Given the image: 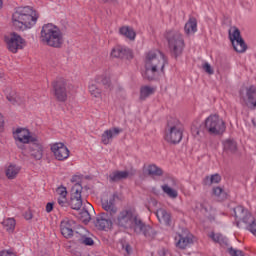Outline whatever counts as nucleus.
Wrapping results in <instances>:
<instances>
[{"instance_id":"24","label":"nucleus","mask_w":256,"mask_h":256,"mask_svg":"<svg viewBox=\"0 0 256 256\" xmlns=\"http://www.w3.org/2000/svg\"><path fill=\"white\" fill-rule=\"evenodd\" d=\"M56 197L57 203L58 205H60V207H67V187L61 185L58 188H56Z\"/></svg>"},{"instance_id":"27","label":"nucleus","mask_w":256,"mask_h":256,"mask_svg":"<svg viewBox=\"0 0 256 256\" xmlns=\"http://www.w3.org/2000/svg\"><path fill=\"white\" fill-rule=\"evenodd\" d=\"M95 225L100 231H107V229H111V227H113V222L109 219L103 218V216H100L96 219Z\"/></svg>"},{"instance_id":"30","label":"nucleus","mask_w":256,"mask_h":256,"mask_svg":"<svg viewBox=\"0 0 256 256\" xmlns=\"http://www.w3.org/2000/svg\"><path fill=\"white\" fill-rule=\"evenodd\" d=\"M6 99L12 103V105H15L16 103H19L21 101V98L19 97V94L15 90L12 89H6Z\"/></svg>"},{"instance_id":"12","label":"nucleus","mask_w":256,"mask_h":256,"mask_svg":"<svg viewBox=\"0 0 256 256\" xmlns=\"http://www.w3.org/2000/svg\"><path fill=\"white\" fill-rule=\"evenodd\" d=\"M241 103L250 105L252 109H256V87L254 85L242 88L239 92Z\"/></svg>"},{"instance_id":"6","label":"nucleus","mask_w":256,"mask_h":256,"mask_svg":"<svg viewBox=\"0 0 256 256\" xmlns=\"http://www.w3.org/2000/svg\"><path fill=\"white\" fill-rule=\"evenodd\" d=\"M234 217L237 227H241V223H244L247 231L256 237V220L249 210L243 206H237L234 208Z\"/></svg>"},{"instance_id":"1","label":"nucleus","mask_w":256,"mask_h":256,"mask_svg":"<svg viewBox=\"0 0 256 256\" xmlns=\"http://www.w3.org/2000/svg\"><path fill=\"white\" fill-rule=\"evenodd\" d=\"M39 12L32 6H20L14 9L11 23L16 31H29L37 25Z\"/></svg>"},{"instance_id":"5","label":"nucleus","mask_w":256,"mask_h":256,"mask_svg":"<svg viewBox=\"0 0 256 256\" xmlns=\"http://www.w3.org/2000/svg\"><path fill=\"white\" fill-rule=\"evenodd\" d=\"M140 221L141 218H139L135 209L130 208L122 210L114 220V223L119 227H124V229L135 231V228L138 227Z\"/></svg>"},{"instance_id":"50","label":"nucleus","mask_w":256,"mask_h":256,"mask_svg":"<svg viewBox=\"0 0 256 256\" xmlns=\"http://www.w3.org/2000/svg\"><path fill=\"white\" fill-rule=\"evenodd\" d=\"M103 85H109V78H104L102 80Z\"/></svg>"},{"instance_id":"2","label":"nucleus","mask_w":256,"mask_h":256,"mask_svg":"<svg viewBox=\"0 0 256 256\" xmlns=\"http://www.w3.org/2000/svg\"><path fill=\"white\" fill-rule=\"evenodd\" d=\"M167 58L165 54L159 50H151L145 54L144 58V74L145 79L149 81L155 79V75L165 73Z\"/></svg>"},{"instance_id":"15","label":"nucleus","mask_w":256,"mask_h":256,"mask_svg":"<svg viewBox=\"0 0 256 256\" xmlns=\"http://www.w3.org/2000/svg\"><path fill=\"white\" fill-rule=\"evenodd\" d=\"M30 143V157H32V159H35V161H41L43 159V154L45 153V147L43 146V142H41V140L36 137Z\"/></svg>"},{"instance_id":"52","label":"nucleus","mask_w":256,"mask_h":256,"mask_svg":"<svg viewBox=\"0 0 256 256\" xmlns=\"http://www.w3.org/2000/svg\"><path fill=\"white\" fill-rule=\"evenodd\" d=\"M0 9H3V0H0Z\"/></svg>"},{"instance_id":"46","label":"nucleus","mask_w":256,"mask_h":256,"mask_svg":"<svg viewBox=\"0 0 256 256\" xmlns=\"http://www.w3.org/2000/svg\"><path fill=\"white\" fill-rule=\"evenodd\" d=\"M24 219H26V221H31V219H33V213H31V211H26L24 214Z\"/></svg>"},{"instance_id":"35","label":"nucleus","mask_w":256,"mask_h":256,"mask_svg":"<svg viewBox=\"0 0 256 256\" xmlns=\"http://www.w3.org/2000/svg\"><path fill=\"white\" fill-rule=\"evenodd\" d=\"M215 183H221V175L214 174L211 176H206L203 180V185H213Z\"/></svg>"},{"instance_id":"31","label":"nucleus","mask_w":256,"mask_h":256,"mask_svg":"<svg viewBox=\"0 0 256 256\" xmlns=\"http://www.w3.org/2000/svg\"><path fill=\"white\" fill-rule=\"evenodd\" d=\"M155 93V88L151 86H142L140 88V99L141 101H145L147 97H151Z\"/></svg>"},{"instance_id":"42","label":"nucleus","mask_w":256,"mask_h":256,"mask_svg":"<svg viewBox=\"0 0 256 256\" xmlns=\"http://www.w3.org/2000/svg\"><path fill=\"white\" fill-rule=\"evenodd\" d=\"M229 254L231 255V256H245L244 254H243V251H241V250H237V249H234V248H229Z\"/></svg>"},{"instance_id":"25","label":"nucleus","mask_w":256,"mask_h":256,"mask_svg":"<svg viewBox=\"0 0 256 256\" xmlns=\"http://www.w3.org/2000/svg\"><path fill=\"white\" fill-rule=\"evenodd\" d=\"M156 217L160 223L171 225V214L167 210L160 208L156 211Z\"/></svg>"},{"instance_id":"11","label":"nucleus","mask_w":256,"mask_h":256,"mask_svg":"<svg viewBox=\"0 0 256 256\" xmlns=\"http://www.w3.org/2000/svg\"><path fill=\"white\" fill-rule=\"evenodd\" d=\"M50 151L56 161H67L71 155V151H69V148L63 142L50 144Z\"/></svg>"},{"instance_id":"19","label":"nucleus","mask_w":256,"mask_h":256,"mask_svg":"<svg viewBox=\"0 0 256 256\" xmlns=\"http://www.w3.org/2000/svg\"><path fill=\"white\" fill-rule=\"evenodd\" d=\"M134 233H136L137 235H140V233H143L144 237H146V239H149V240L155 237V230L151 226L143 223L141 219L138 226L135 227Z\"/></svg>"},{"instance_id":"53","label":"nucleus","mask_w":256,"mask_h":256,"mask_svg":"<svg viewBox=\"0 0 256 256\" xmlns=\"http://www.w3.org/2000/svg\"><path fill=\"white\" fill-rule=\"evenodd\" d=\"M196 135H199V130L196 132Z\"/></svg>"},{"instance_id":"21","label":"nucleus","mask_w":256,"mask_h":256,"mask_svg":"<svg viewBox=\"0 0 256 256\" xmlns=\"http://www.w3.org/2000/svg\"><path fill=\"white\" fill-rule=\"evenodd\" d=\"M120 128L114 127V128H110L108 130H105L101 136V141L103 143V145H109V143H111V141H113L114 137H117V135H119V133H121Z\"/></svg>"},{"instance_id":"23","label":"nucleus","mask_w":256,"mask_h":256,"mask_svg":"<svg viewBox=\"0 0 256 256\" xmlns=\"http://www.w3.org/2000/svg\"><path fill=\"white\" fill-rule=\"evenodd\" d=\"M102 207L105 212L108 213L110 217L117 215V206L115 205V197H110L108 200L102 202Z\"/></svg>"},{"instance_id":"51","label":"nucleus","mask_w":256,"mask_h":256,"mask_svg":"<svg viewBox=\"0 0 256 256\" xmlns=\"http://www.w3.org/2000/svg\"><path fill=\"white\" fill-rule=\"evenodd\" d=\"M102 3H109V2H111V1H113V0H100Z\"/></svg>"},{"instance_id":"40","label":"nucleus","mask_w":256,"mask_h":256,"mask_svg":"<svg viewBox=\"0 0 256 256\" xmlns=\"http://www.w3.org/2000/svg\"><path fill=\"white\" fill-rule=\"evenodd\" d=\"M79 219L82 221V223H89V221H91V214H89V211L86 209H83L79 213Z\"/></svg>"},{"instance_id":"4","label":"nucleus","mask_w":256,"mask_h":256,"mask_svg":"<svg viewBox=\"0 0 256 256\" xmlns=\"http://www.w3.org/2000/svg\"><path fill=\"white\" fill-rule=\"evenodd\" d=\"M182 139L183 125L181 121L177 118H170L164 131V140L171 145H177L181 143Z\"/></svg>"},{"instance_id":"3","label":"nucleus","mask_w":256,"mask_h":256,"mask_svg":"<svg viewBox=\"0 0 256 256\" xmlns=\"http://www.w3.org/2000/svg\"><path fill=\"white\" fill-rule=\"evenodd\" d=\"M40 41L43 45L53 47L54 49H60V47H63V43H65V38L63 37V32H61L59 27L48 23L42 26Z\"/></svg>"},{"instance_id":"39","label":"nucleus","mask_w":256,"mask_h":256,"mask_svg":"<svg viewBox=\"0 0 256 256\" xmlns=\"http://www.w3.org/2000/svg\"><path fill=\"white\" fill-rule=\"evenodd\" d=\"M209 237L210 239H212V241H214V243H219L220 245H222V243H225V237H223V235L219 233L211 232L209 234Z\"/></svg>"},{"instance_id":"36","label":"nucleus","mask_w":256,"mask_h":256,"mask_svg":"<svg viewBox=\"0 0 256 256\" xmlns=\"http://www.w3.org/2000/svg\"><path fill=\"white\" fill-rule=\"evenodd\" d=\"M224 150L230 151V153H235L237 151V142L233 140H226L223 142Z\"/></svg>"},{"instance_id":"37","label":"nucleus","mask_w":256,"mask_h":256,"mask_svg":"<svg viewBox=\"0 0 256 256\" xmlns=\"http://www.w3.org/2000/svg\"><path fill=\"white\" fill-rule=\"evenodd\" d=\"M89 89V93L92 97H95L96 99H101V89H99V87H97L96 84L91 83L88 86Z\"/></svg>"},{"instance_id":"18","label":"nucleus","mask_w":256,"mask_h":256,"mask_svg":"<svg viewBox=\"0 0 256 256\" xmlns=\"http://www.w3.org/2000/svg\"><path fill=\"white\" fill-rule=\"evenodd\" d=\"M175 243L179 249H187L189 245H193V234H178L175 236Z\"/></svg>"},{"instance_id":"32","label":"nucleus","mask_w":256,"mask_h":256,"mask_svg":"<svg viewBox=\"0 0 256 256\" xmlns=\"http://www.w3.org/2000/svg\"><path fill=\"white\" fill-rule=\"evenodd\" d=\"M20 171H21V168H19L16 165L10 164L6 169V177L8 179H15V177L19 175Z\"/></svg>"},{"instance_id":"38","label":"nucleus","mask_w":256,"mask_h":256,"mask_svg":"<svg viewBox=\"0 0 256 256\" xmlns=\"http://www.w3.org/2000/svg\"><path fill=\"white\" fill-rule=\"evenodd\" d=\"M213 195L217 197L220 201H223V199H227V193L223 190L221 187H215L213 188Z\"/></svg>"},{"instance_id":"43","label":"nucleus","mask_w":256,"mask_h":256,"mask_svg":"<svg viewBox=\"0 0 256 256\" xmlns=\"http://www.w3.org/2000/svg\"><path fill=\"white\" fill-rule=\"evenodd\" d=\"M80 241L81 243H83V245H88V246H91L94 243L93 238L91 237H82Z\"/></svg>"},{"instance_id":"22","label":"nucleus","mask_w":256,"mask_h":256,"mask_svg":"<svg viewBox=\"0 0 256 256\" xmlns=\"http://www.w3.org/2000/svg\"><path fill=\"white\" fill-rule=\"evenodd\" d=\"M170 181L172 183V187L169 184H164L161 186V189L163 193L167 195V197H169L170 199H177V197H179V192L175 188L177 182L175 181V179H170Z\"/></svg>"},{"instance_id":"9","label":"nucleus","mask_w":256,"mask_h":256,"mask_svg":"<svg viewBox=\"0 0 256 256\" xmlns=\"http://www.w3.org/2000/svg\"><path fill=\"white\" fill-rule=\"evenodd\" d=\"M4 42L10 53H19L27 47V41L22 38L17 32H12L4 37Z\"/></svg>"},{"instance_id":"41","label":"nucleus","mask_w":256,"mask_h":256,"mask_svg":"<svg viewBox=\"0 0 256 256\" xmlns=\"http://www.w3.org/2000/svg\"><path fill=\"white\" fill-rule=\"evenodd\" d=\"M202 67L204 71L208 73V75H213L214 71H213V68L211 67V64H209L208 62H205Z\"/></svg>"},{"instance_id":"20","label":"nucleus","mask_w":256,"mask_h":256,"mask_svg":"<svg viewBox=\"0 0 256 256\" xmlns=\"http://www.w3.org/2000/svg\"><path fill=\"white\" fill-rule=\"evenodd\" d=\"M111 57L115 59H129L131 57V50L125 46H116L110 53Z\"/></svg>"},{"instance_id":"7","label":"nucleus","mask_w":256,"mask_h":256,"mask_svg":"<svg viewBox=\"0 0 256 256\" xmlns=\"http://www.w3.org/2000/svg\"><path fill=\"white\" fill-rule=\"evenodd\" d=\"M166 39L171 53L175 57H179L183 53V49H185L183 34L177 31H168L166 32Z\"/></svg>"},{"instance_id":"29","label":"nucleus","mask_w":256,"mask_h":256,"mask_svg":"<svg viewBox=\"0 0 256 256\" xmlns=\"http://www.w3.org/2000/svg\"><path fill=\"white\" fill-rule=\"evenodd\" d=\"M127 177H129L128 171H115L110 174L109 179L113 183H116L117 181H121V179H127Z\"/></svg>"},{"instance_id":"14","label":"nucleus","mask_w":256,"mask_h":256,"mask_svg":"<svg viewBox=\"0 0 256 256\" xmlns=\"http://www.w3.org/2000/svg\"><path fill=\"white\" fill-rule=\"evenodd\" d=\"M13 137L17 144L22 143L23 145H29L33 139L37 138V136L31 135V132L27 128H17L13 132Z\"/></svg>"},{"instance_id":"34","label":"nucleus","mask_w":256,"mask_h":256,"mask_svg":"<svg viewBox=\"0 0 256 256\" xmlns=\"http://www.w3.org/2000/svg\"><path fill=\"white\" fill-rule=\"evenodd\" d=\"M147 173L148 175H151L152 177H161L163 175V170L159 168V166L150 164L147 167Z\"/></svg>"},{"instance_id":"17","label":"nucleus","mask_w":256,"mask_h":256,"mask_svg":"<svg viewBox=\"0 0 256 256\" xmlns=\"http://www.w3.org/2000/svg\"><path fill=\"white\" fill-rule=\"evenodd\" d=\"M75 228V221L64 218L60 224V231L65 239H71L73 237V229Z\"/></svg>"},{"instance_id":"8","label":"nucleus","mask_w":256,"mask_h":256,"mask_svg":"<svg viewBox=\"0 0 256 256\" xmlns=\"http://www.w3.org/2000/svg\"><path fill=\"white\" fill-rule=\"evenodd\" d=\"M204 127L210 135H223V132L227 129L225 121L217 114H211L208 116L205 119Z\"/></svg>"},{"instance_id":"10","label":"nucleus","mask_w":256,"mask_h":256,"mask_svg":"<svg viewBox=\"0 0 256 256\" xmlns=\"http://www.w3.org/2000/svg\"><path fill=\"white\" fill-rule=\"evenodd\" d=\"M228 33L234 51H236V53H245L247 51V44L241 37V31H239L237 27H233Z\"/></svg>"},{"instance_id":"16","label":"nucleus","mask_w":256,"mask_h":256,"mask_svg":"<svg viewBox=\"0 0 256 256\" xmlns=\"http://www.w3.org/2000/svg\"><path fill=\"white\" fill-rule=\"evenodd\" d=\"M54 95L57 101L65 103L67 101V81L60 79L53 84Z\"/></svg>"},{"instance_id":"13","label":"nucleus","mask_w":256,"mask_h":256,"mask_svg":"<svg viewBox=\"0 0 256 256\" xmlns=\"http://www.w3.org/2000/svg\"><path fill=\"white\" fill-rule=\"evenodd\" d=\"M81 193H83V186L80 183L74 184L71 190L70 205L72 209L79 211L83 207V199L81 198Z\"/></svg>"},{"instance_id":"26","label":"nucleus","mask_w":256,"mask_h":256,"mask_svg":"<svg viewBox=\"0 0 256 256\" xmlns=\"http://www.w3.org/2000/svg\"><path fill=\"white\" fill-rule=\"evenodd\" d=\"M184 32L186 35H195L197 33V19L190 17L184 26Z\"/></svg>"},{"instance_id":"49","label":"nucleus","mask_w":256,"mask_h":256,"mask_svg":"<svg viewBox=\"0 0 256 256\" xmlns=\"http://www.w3.org/2000/svg\"><path fill=\"white\" fill-rule=\"evenodd\" d=\"M4 120H3V115L0 114V129H3V125H4Z\"/></svg>"},{"instance_id":"48","label":"nucleus","mask_w":256,"mask_h":256,"mask_svg":"<svg viewBox=\"0 0 256 256\" xmlns=\"http://www.w3.org/2000/svg\"><path fill=\"white\" fill-rule=\"evenodd\" d=\"M159 256H167L169 255V251L165 250V249H161L159 252H158Z\"/></svg>"},{"instance_id":"47","label":"nucleus","mask_w":256,"mask_h":256,"mask_svg":"<svg viewBox=\"0 0 256 256\" xmlns=\"http://www.w3.org/2000/svg\"><path fill=\"white\" fill-rule=\"evenodd\" d=\"M51 211H53V203L48 202L46 204V213H51Z\"/></svg>"},{"instance_id":"33","label":"nucleus","mask_w":256,"mask_h":256,"mask_svg":"<svg viewBox=\"0 0 256 256\" xmlns=\"http://www.w3.org/2000/svg\"><path fill=\"white\" fill-rule=\"evenodd\" d=\"M2 225L8 233H13L17 222L15 221V218H6L3 220Z\"/></svg>"},{"instance_id":"28","label":"nucleus","mask_w":256,"mask_h":256,"mask_svg":"<svg viewBox=\"0 0 256 256\" xmlns=\"http://www.w3.org/2000/svg\"><path fill=\"white\" fill-rule=\"evenodd\" d=\"M120 35L123 37H126V39H129L130 41H135V38L137 37V33H135V30L129 26H123L119 29Z\"/></svg>"},{"instance_id":"45","label":"nucleus","mask_w":256,"mask_h":256,"mask_svg":"<svg viewBox=\"0 0 256 256\" xmlns=\"http://www.w3.org/2000/svg\"><path fill=\"white\" fill-rule=\"evenodd\" d=\"M0 256H16L11 250H2Z\"/></svg>"},{"instance_id":"44","label":"nucleus","mask_w":256,"mask_h":256,"mask_svg":"<svg viewBox=\"0 0 256 256\" xmlns=\"http://www.w3.org/2000/svg\"><path fill=\"white\" fill-rule=\"evenodd\" d=\"M122 249H124L126 256L129 255L130 253H132V251H133V249L131 248V246L129 244L122 245Z\"/></svg>"}]
</instances>
